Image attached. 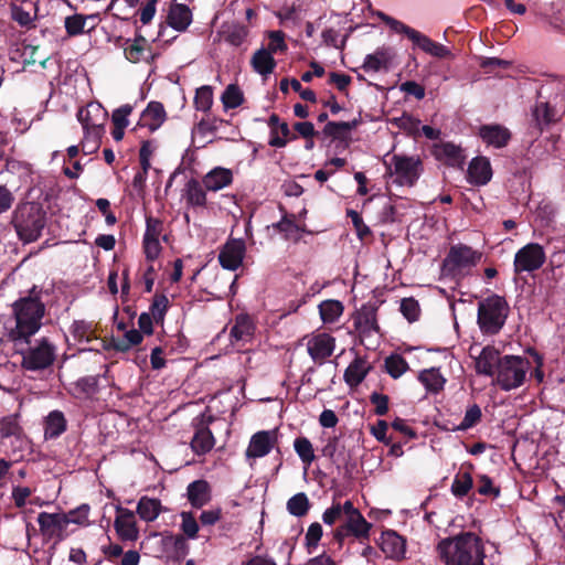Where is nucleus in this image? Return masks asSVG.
Returning <instances> with one entry per match:
<instances>
[{"label":"nucleus","instance_id":"obj_28","mask_svg":"<svg viewBox=\"0 0 565 565\" xmlns=\"http://www.w3.org/2000/svg\"><path fill=\"white\" fill-rule=\"evenodd\" d=\"M370 370L371 365L366 360L355 358L344 371V382L350 387H356L363 382Z\"/></svg>","mask_w":565,"mask_h":565},{"label":"nucleus","instance_id":"obj_2","mask_svg":"<svg viewBox=\"0 0 565 565\" xmlns=\"http://www.w3.org/2000/svg\"><path fill=\"white\" fill-rule=\"evenodd\" d=\"M437 552L445 565H484L483 542L471 532L441 540L437 545Z\"/></svg>","mask_w":565,"mask_h":565},{"label":"nucleus","instance_id":"obj_14","mask_svg":"<svg viewBox=\"0 0 565 565\" xmlns=\"http://www.w3.org/2000/svg\"><path fill=\"white\" fill-rule=\"evenodd\" d=\"M276 430H260L255 433L246 448L247 460H255L267 456L276 444Z\"/></svg>","mask_w":565,"mask_h":565},{"label":"nucleus","instance_id":"obj_64","mask_svg":"<svg viewBox=\"0 0 565 565\" xmlns=\"http://www.w3.org/2000/svg\"><path fill=\"white\" fill-rule=\"evenodd\" d=\"M355 126V122L347 121H330L324 127V134L334 138L342 136L344 132L350 131Z\"/></svg>","mask_w":565,"mask_h":565},{"label":"nucleus","instance_id":"obj_55","mask_svg":"<svg viewBox=\"0 0 565 565\" xmlns=\"http://www.w3.org/2000/svg\"><path fill=\"white\" fill-rule=\"evenodd\" d=\"M163 541L167 546H172L175 553H178L181 556L186 555L189 552V545L186 543L185 536L183 535L170 533L164 536Z\"/></svg>","mask_w":565,"mask_h":565},{"label":"nucleus","instance_id":"obj_5","mask_svg":"<svg viewBox=\"0 0 565 565\" xmlns=\"http://www.w3.org/2000/svg\"><path fill=\"white\" fill-rule=\"evenodd\" d=\"M509 306L504 298L493 295L479 302L478 324L482 333L495 334L504 326Z\"/></svg>","mask_w":565,"mask_h":565},{"label":"nucleus","instance_id":"obj_11","mask_svg":"<svg viewBox=\"0 0 565 565\" xmlns=\"http://www.w3.org/2000/svg\"><path fill=\"white\" fill-rule=\"evenodd\" d=\"M545 259L543 246L537 243H529L515 253L513 262L514 271L521 274L537 270L543 266Z\"/></svg>","mask_w":565,"mask_h":565},{"label":"nucleus","instance_id":"obj_15","mask_svg":"<svg viewBox=\"0 0 565 565\" xmlns=\"http://www.w3.org/2000/svg\"><path fill=\"white\" fill-rule=\"evenodd\" d=\"M245 252L243 239H228L220 250L218 262L224 269L236 270L243 263Z\"/></svg>","mask_w":565,"mask_h":565},{"label":"nucleus","instance_id":"obj_12","mask_svg":"<svg viewBox=\"0 0 565 565\" xmlns=\"http://www.w3.org/2000/svg\"><path fill=\"white\" fill-rule=\"evenodd\" d=\"M212 420L211 415L201 414L192 422L194 435L191 440V448L199 456L210 452L215 445V438L209 428Z\"/></svg>","mask_w":565,"mask_h":565},{"label":"nucleus","instance_id":"obj_30","mask_svg":"<svg viewBox=\"0 0 565 565\" xmlns=\"http://www.w3.org/2000/svg\"><path fill=\"white\" fill-rule=\"evenodd\" d=\"M188 500L193 508L200 509L211 500V489L205 480H195L186 488Z\"/></svg>","mask_w":565,"mask_h":565},{"label":"nucleus","instance_id":"obj_8","mask_svg":"<svg viewBox=\"0 0 565 565\" xmlns=\"http://www.w3.org/2000/svg\"><path fill=\"white\" fill-rule=\"evenodd\" d=\"M22 367L28 371H40L49 367L55 360V347L45 338L38 340L26 350L21 351Z\"/></svg>","mask_w":565,"mask_h":565},{"label":"nucleus","instance_id":"obj_43","mask_svg":"<svg viewBox=\"0 0 565 565\" xmlns=\"http://www.w3.org/2000/svg\"><path fill=\"white\" fill-rule=\"evenodd\" d=\"M83 131L81 149L84 154H92L99 149L105 128H83Z\"/></svg>","mask_w":565,"mask_h":565},{"label":"nucleus","instance_id":"obj_46","mask_svg":"<svg viewBox=\"0 0 565 565\" xmlns=\"http://www.w3.org/2000/svg\"><path fill=\"white\" fill-rule=\"evenodd\" d=\"M473 486L472 477L469 472H460L456 475L452 484L451 492L455 497L462 498L471 490Z\"/></svg>","mask_w":565,"mask_h":565},{"label":"nucleus","instance_id":"obj_63","mask_svg":"<svg viewBox=\"0 0 565 565\" xmlns=\"http://www.w3.org/2000/svg\"><path fill=\"white\" fill-rule=\"evenodd\" d=\"M478 482H479L478 492L481 495H489V497H493V498L499 497L500 489L493 484L492 480L488 476H486V475L479 476Z\"/></svg>","mask_w":565,"mask_h":565},{"label":"nucleus","instance_id":"obj_10","mask_svg":"<svg viewBox=\"0 0 565 565\" xmlns=\"http://www.w3.org/2000/svg\"><path fill=\"white\" fill-rule=\"evenodd\" d=\"M309 356L317 364H322L335 350V338L326 332H312L302 339Z\"/></svg>","mask_w":565,"mask_h":565},{"label":"nucleus","instance_id":"obj_39","mask_svg":"<svg viewBox=\"0 0 565 565\" xmlns=\"http://www.w3.org/2000/svg\"><path fill=\"white\" fill-rule=\"evenodd\" d=\"M70 332L73 339L79 344L97 340L94 326L89 321L75 320L70 328Z\"/></svg>","mask_w":565,"mask_h":565},{"label":"nucleus","instance_id":"obj_52","mask_svg":"<svg viewBox=\"0 0 565 565\" xmlns=\"http://www.w3.org/2000/svg\"><path fill=\"white\" fill-rule=\"evenodd\" d=\"M89 511H90V508L88 504H82V505L77 507L76 509L70 511L65 515V519L67 520V524L74 523V524H78L82 526L88 525L89 524V521H88Z\"/></svg>","mask_w":565,"mask_h":565},{"label":"nucleus","instance_id":"obj_24","mask_svg":"<svg viewBox=\"0 0 565 565\" xmlns=\"http://www.w3.org/2000/svg\"><path fill=\"white\" fill-rule=\"evenodd\" d=\"M492 178L490 161L484 157L473 159L468 168V180L476 185H484Z\"/></svg>","mask_w":565,"mask_h":565},{"label":"nucleus","instance_id":"obj_59","mask_svg":"<svg viewBox=\"0 0 565 565\" xmlns=\"http://www.w3.org/2000/svg\"><path fill=\"white\" fill-rule=\"evenodd\" d=\"M86 18L81 14H74L65 19V29L68 35L74 36L84 31Z\"/></svg>","mask_w":565,"mask_h":565},{"label":"nucleus","instance_id":"obj_25","mask_svg":"<svg viewBox=\"0 0 565 565\" xmlns=\"http://www.w3.org/2000/svg\"><path fill=\"white\" fill-rule=\"evenodd\" d=\"M268 126L270 128L269 146L275 148H282L287 145L290 137V129L287 122L281 121L280 118L273 114L268 119Z\"/></svg>","mask_w":565,"mask_h":565},{"label":"nucleus","instance_id":"obj_54","mask_svg":"<svg viewBox=\"0 0 565 565\" xmlns=\"http://www.w3.org/2000/svg\"><path fill=\"white\" fill-rule=\"evenodd\" d=\"M134 111V106L125 104L116 108L111 114V121L114 126L127 128L129 126V116Z\"/></svg>","mask_w":565,"mask_h":565},{"label":"nucleus","instance_id":"obj_9","mask_svg":"<svg viewBox=\"0 0 565 565\" xmlns=\"http://www.w3.org/2000/svg\"><path fill=\"white\" fill-rule=\"evenodd\" d=\"M481 255L466 245L452 246L444 260L443 269L446 274L458 276L477 265Z\"/></svg>","mask_w":565,"mask_h":565},{"label":"nucleus","instance_id":"obj_4","mask_svg":"<svg viewBox=\"0 0 565 565\" xmlns=\"http://www.w3.org/2000/svg\"><path fill=\"white\" fill-rule=\"evenodd\" d=\"M44 310V305L35 298H22L13 303L15 340H28L39 331Z\"/></svg>","mask_w":565,"mask_h":565},{"label":"nucleus","instance_id":"obj_49","mask_svg":"<svg viewBox=\"0 0 565 565\" xmlns=\"http://www.w3.org/2000/svg\"><path fill=\"white\" fill-rule=\"evenodd\" d=\"M213 104V92L210 86H202L196 89L194 105L198 110L207 111Z\"/></svg>","mask_w":565,"mask_h":565},{"label":"nucleus","instance_id":"obj_23","mask_svg":"<svg viewBox=\"0 0 565 565\" xmlns=\"http://www.w3.org/2000/svg\"><path fill=\"white\" fill-rule=\"evenodd\" d=\"M434 156L437 160L451 167H461L465 162L462 149L449 142L435 145Z\"/></svg>","mask_w":565,"mask_h":565},{"label":"nucleus","instance_id":"obj_16","mask_svg":"<svg viewBox=\"0 0 565 565\" xmlns=\"http://www.w3.org/2000/svg\"><path fill=\"white\" fill-rule=\"evenodd\" d=\"M114 527L121 541L135 542L139 539V529L137 526L136 516L129 509L117 507Z\"/></svg>","mask_w":565,"mask_h":565},{"label":"nucleus","instance_id":"obj_56","mask_svg":"<svg viewBox=\"0 0 565 565\" xmlns=\"http://www.w3.org/2000/svg\"><path fill=\"white\" fill-rule=\"evenodd\" d=\"M163 231V223L156 217L148 216L146 218V231L143 238L146 239H160Z\"/></svg>","mask_w":565,"mask_h":565},{"label":"nucleus","instance_id":"obj_29","mask_svg":"<svg viewBox=\"0 0 565 565\" xmlns=\"http://www.w3.org/2000/svg\"><path fill=\"white\" fill-rule=\"evenodd\" d=\"M168 24L177 31H185L192 22L190 8L182 3H174L168 13Z\"/></svg>","mask_w":565,"mask_h":565},{"label":"nucleus","instance_id":"obj_47","mask_svg":"<svg viewBox=\"0 0 565 565\" xmlns=\"http://www.w3.org/2000/svg\"><path fill=\"white\" fill-rule=\"evenodd\" d=\"M385 369L392 377L398 379L408 370V363L399 354H392L385 360Z\"/></svg>","mask_w":565,"mask_h":565},{"label":"nucleus","instance_id":"obj_57","mask_svg":"<svg viewBox=\"0 0 565 565\" xmlns=\"http://www.w3.org/2000/svg\"><path fill=\"white\" fill-rule=\"evenodd\" d=\"M322 533H323V530H322V526L320 523L315 522L309 525L306 536H305L306 545H307L309 552H312V550L318 546L319 541L322 537Z\"/></svg>","mask_w":565,"mask_h":565},{"label":"nucleus","instance_id":"obj_1","mask_svg":"<svg viewBox=\"0 0 565 565\" xmlns=\"http://www.w3.org/2000/svg\"><path fill=\"white\" fill-rule=\"evenodd\" d=\"M339 520H342V524L333 531V539L339 544H342L348 536H353L361 542L369 539L372 524L365 520L351 500L343 503L333 501L331 507L322 513V521L327 525L332 526Z\"/></svg>","mask_w":565,"mask_h":565},{"label":"nucleus","instance_id":"obj_62","mask_svg":"<svg viewBox=\"0 0 565 565\" xmlns=\"http://www.w3.org/2000/svg\"><path fill=\"white\" fill-rule=\"evenodd\" d=\"M533 116L537 124L541 126L550 124L554 114L553 109L548 106L547 103H539L533 110Z\"/></svg>","mask_w":565,"mask_h":565},{"label":"nucleus","instance_id":"obj_61","mask_svg":"<svg viewBox=\"0 0 565 565\" xmlns=\"http://www.w3.org/2000/svg\"><path fill=\"white\" fill-rule=\"evenodd\" d=\"M269 43L268 49L270 53L275 54L277 52H285L287 50V44L285 42V34L281 31H270L268 33Z\"/></svg>","mask_w":565,"mask_h":565},{"label":"nucleus","instance_id":"obj_21","mask_svg":"<svg viewBox=\"0 0 565 565\" xmlns=\"http://www.w3.org/2000/svg\"><path fill=\"white\" fill-rule=\"evenodd\" d=\"M124 53L129 62L139 63L141 61H147L151 56V46L148 40L138 35L125 41Z\"/></svg>","mask_w":565,"mask_h":565},{"label":"nucleus","instance_id":"obj_22","mask_svg":"<svg viewBox=\"0 0 565 565\" xmlns=\"http://www.w3.org/2000/svg\"><path fill=\"white\" fill-rule=\"evenodd\" d=\"M203 185L207 191H220L233 182V172L231 169L215 167L203 177Z\"/></svg>","mask_w":565,"mask_h":565},{"label":"nucleus","instance_id":"obj_38","mask_svg":"<svg viewBox=\"0 0 565 565\" xmlns=\"http://www.w3.org/2000/svg\"><path fill=\"white\" fill-rule=\"evenodd\" d=\"M319 315L324 324L337 322L343 315L344 307L341 301L328 299L319 305Z\"/></svg>","mask_w":565,"mask_h":565},{"label":"nucleus","instance_id":"obj_40","mask_svg":"<svg viewBox=\"0 0 565 565\" xmlns=\"http://www.w3.org/2000/svg\"><path fill=\"white\" fill-rule=\"evenodd\" d=\"M183 198L191 206H204L206 204V193L204 185L199 181L191 179L186 182Z\"/></svg>","mask_w":565,"mask_h":565},{"label":"nucleus","instance_id":"obj_32","mask_svg":"<svg viewBox=\"0 0 565 565\" xmlns=\"http://www.w3.org/2000/svg\"><path fill=\"white\" fill-rule=\"evenodd\" d=\"M271 227L284 235L286 239L298 241L305 233V227L296 222L294 214H285L281 220Z\"/></svg>","mask_w":565,"mask_h":565},{"label":"nucleus","instance_id":"obj_53","mask_svg":"<svg viewBox=\"0 0 565 565\" xmlns=\"http://www.w3.org/2000/svg\"><path fill=\"white\" fill-rule=\"evenodd\" d=\"M401 312L409 321L414 322L419 318L420 308L419 303L414 298H404L401 301Z\"/></svg>","mask_w":565,"mask_h":565},{"label":"nucleus","instance_id":"obj_26","mask_svg":"<svg viewBox=\"0 0 565 565\" xmlns=\"http://www.w3.org/2000/svg\"><path fill=\"white\" fill-rule=\"evenodd\" d=\"M479 136L484 143L495 148L504 147L510 139L509 130L500 125H484L480 127Z\"/></svg>","mask_w":565,"mask_h":565},{"label":"nucleus","instance_id":"obj_20","mask_svg":"<svg viewBox=\"0 0 565 565\" xmlns=\"http://www.w3.org/2000/svg\"><path fill=\"white\" fill-rule=\"evenodd\" d=\"M381 551L386 557L393 559H401L404 557L406 552V542L395 531H384L379 541Z\"/></svg>","mask_w":565,"mask_h":565},{"label":"nucleus","instance_id":"obj_51","mask_svg":"<svg viewBox=\"0 0 565 565\" xmlns=\"http://www.w3.org/2000/svg\"><path fill=\"white\" fill-rule=\"evenodd\" d=\"M481 416V408L477 404L469 406L465 413L463 419L457 426V430H467L473 427L480 422Z\"/></svg>","mask_w":565,"mask_h":565},{"label":"nucleus","instance_id":"obj_17","mask_svg":"<svg viewBox=\"0 0 565 565\" xmlns=\"http://www.w3.org/2000/svg\"><path fill=\"white\" fill-rule=\"evenodd\" d=\"M107 118V110L97 102L88 103L77 113V119L83 128H105Z\"/></svg>","mask_w":565,"mask_h":565},{"label":"nucleus","instance_id":"obj_58","mask_svg":"<svg viewBox=\"0 0 565 565\" xmlns=\"http://www.w3.org/2000/svg\"><path fill=\"white\" fill-rule=\"evenodd\" d=\"M20 425L17 416H7L0 419V434L2 437H11L20 434Z\"/></svg>","mask_w":565,"mask_h":565},{"label":"nucleus","instance_id":"obj_42","mask_svg":"<svg viewBox=\"0 0 565 565\" xmlns=\"http://www.w3.org/2000/svg\"><path fill=\"white\" fill-rule=\"evenodd\" d=\"M221 34L226 43L233 46H239L246 40L248 29L238 23H228L223 25Z\"/></svg>","mask_w":565,"mask_h":565},{"label":"nucleus","instance_id":"obj_31","mask_svg":"<svg viewBox=\"0 0 565 565\" xmlns=\"http://www.w3.org/2000/svg\"><path fill=\"white\" fill-rule=\"evenodd\" d=\"M36 15L38 10L33 1L24 0L21 4L11 6V18L21 26H31Z\"/></svg>","mask_w":565,"mask_h":565},{"label":"nucleus","instance_id":"obj_18","mask_svg":"<svg viewBox=\"0 0 565 565\" xmlns=\"http://www.w3.org/2000/svg\"><path fill=\"white\" fill-rule=\"evenodd\" d=\"M167 119L164 107L159 102H150L141 113L139 120L134 128H147L150 132L158 130Z\"/></svg>","mask_w":565,"mask_h":565},{"label":"nucleus","instance_id":"obj_41","mask_svg":"<svg viewBox=\"0 0 565 565\" xmlns=\"http://www.w3.org/2000/svg\"><path fill=\"white\" fill-rule=\"evenodd\" d=\"M254 333L252 319L246 315L236 317L234 326L231 329V335L236 341L247 342Z\"/></svg>","mask_w":565,"mask_h":565},{"label":"nucleus","instance_id":"obj_45","mask_svg":"<svg viewBox=\"0 0 565 565\" xmlns=\"http://www.w3.org/2000/svg\"><path fill=\"white\" fill-rule=\"evenodd\" d=\"M309 508H310L309 499L306 495V493H303V492H299V493L292 495L287 501V511L294 516L301 518V516L306 515L309 511Z\"/></svg>","mask_w":565,"mask_h":565},{"label":"nucleus","instance_id":"obj_13","mask_svg":"<svg viewBox=\"0 0 565 565\" xmlns=\"http://www.w3.org/2000/svg\"><path fill=\"white\" fill-rule=\"evenodd\" d=\"M471 352H473V348H471ZM471 356L475 359V369L478 374L490 377L497 375L502 358L494 347L487 345L478 354L471 353Z\"/></svg>","mask_w":565,"mask_h":565},{"label":"nucleus","instance_id":"obj_48","mask_svg":"<svg viewBox=\"0 0 565 565\" xmlns=\"http://www.w3.org/2000/svg\"><path fill=\"white\" fill-rule=\"evenodd\" d=\"M243 99V93L236 85H228L222 95V102L226 109L238 107Z\"/></svg>","mask_w":565,"mask_h":565},{"label":"nucleus","instance_id":"obj_50","mask_svg":"<svg viewBox=\"0 0 565 565\" xmlns=\"http://www.w3.org/2000/svg\"><path fill=\"white\" fill-rule=\"evenodd\" d=\"M181 530L186 539L194 540L198 536L199 524L191 512H181Z\"/></svg>","mask_w":565,"mask_h":565},{"label":"nucleus","instance_id":"obj_27","mask_svg":"<svg viewBox=\"0 0 565 565\" xmlns=\"http://www.w3.org/2000/svg\"><path fill=\"white\" fill-rule=\"evenodd\" d=\"M38 523L43 534L49 536L57 535L66 525L65 514L41 512Z\"/></svg>","mask_w":565,"mask_h":565},{"label":"nucleus","instance_id":"obj_3","mask_svg":"<svg viewBox=\"0 0 565 565\" xmlns=\"http://www.w3.org/2000/svg\"><path fill=\"white\" fill-rule=\"evenodd\" d=\"M12 224L23 243L35 242L45 226V212L36 203H23L14 211Z\"/></svg>","mask_w":565,"mask_h":565},{"label":"nucleus","instance_id":"obj_60","mask_svg":"<svg viewBox=\"0 0 565 565\" xmlns=\"http://www.w3.org/2000/svg\"><path fill=\"white\" fill-rule=\"evenodd\" d=\"M168 303L169 301L166 296L157 297L153 300L150 307V311L148 313H150L151 317H153L154 322H162L166 311L168 309Z\"/></svg>","mask_w":565,"mask_h":565},{"label":"nucleus","instance_id":"obj_35","mask_svg":"<svg viewBox=\"0 0 565 565\" xmlns=\"http://www.w3.org/2000/svg\"><path fill=\"white\" fill-rule=\"evenodd\" d=\"M418 380L430 393L440 392L446 384V379L437 367L423 370L418 375Z\"/></svg>","mask_w":565,"mask_h":565},{"label":"nucleus","instance_id":"obj_19","mask_svg":"<svg viewBox=\"0 0 565 565\" xmlns=\"http://www.w3.org/2000/svg\"><path fill=\"white\" fill-rule=\"evenodd\" d=\"M393 58V49L390 46H381L377 47L373 53L365 56L362 68L366 73H377L382 70H388Z\"/></svg>","mask_w":565,"mask_h":565},{"label":"nucleus","instance_id":"obj_36","mask_svg":"<svg viewBox=\"0 0 565 565\" xmlns=\"http://www.w3.org/2000/svg\"><path fill=\"white\" fill-rule=\"evenodd\" d=\"M162 511L160 500L149 497H141L137 504V513L146 522L154 521Z\"/></svg>","mask_w":565,"mask_h":565},{"label":"nucleus","instance_id":"obj_6","mask_svg":"<svg viewBox=\"0 0 565 565\" xmlns=\"http://www.w3.org/2000/svg\"><path fill=\"white\" fill-rule=\"evenodd\" d=\"M530 362L518 355H504L495 375V383L503 391H511L520 387L530 370Z\"/></svg>","mask_w":565,"mask_h":565},{"label":"nucleus","instance_id":"obj_37","mask_svg":"<svg viewBox=\"0 0 565 565\" xmlns=\"http://www.w3.org/2000/svg\"><path fill=\"white\" fill-rule=\"evenodd\" d=\"M252 66L254 71L263 76H267L273 73L276 62L273 57V53L266 49L257 50L252 57Z\"/></svg>","mask_w":565,"mask_h":565},{"label":"nucleus","instance_id":"obj_34","mask_svg":"<svg viewBox=\"0 0 565 565\" xmlns=\"http://www.w3.org/2000/svg\"><path fill=\"white\" fill-rule=\"evenodd\" d=\"M66 419L60 411L51 412L44 420V436L46 439H53L66 430Z\"/></svg>","mask_w":565,"mask_h":565},{"label":"nucleus","instance_id":"obj_7","mask_svg":"<svg viewBox=\"0 0 565 565\" xmlns=\"http://www.w3.org/2000/svg\"><path fill=\"white\" fill-rule=\"evenodd\" d=\"M386 164L390 177L398 185H414L422 173V161L417 157L394 154Z\"/></svg>","mask_w":565,"mask_h":565},{"label":"nucleus","instance_id":"obj_44","mask_svg":"<svg viewBox=\"0 0 565 565\" xmlns=\"http://www.w3.org/2000/svg\"><path fill=\"white\" fill-rule=\"evenodd\" d=\"M294 449L306 467H309L316 459L311 441L306 437H298L294 441Z\"/></svg>","mask_w":565,"mask_h":565},{"label":"nucleus","instance_id":"obj_33","mask_svg":"<svg viewBox=\"0 0 565 565\" xmlns=\"http://www.w3.org/2000/svg\"><path fill=\"white\" fill-rule=\"evenodd\" d=\"M413 42L425 53L437 57V58H446L451 55L450 50L445 46L444 44H440L438 42L433 41L427 35L417 32L416 36L414 38Z\"/></svg>","mask_w":565,"mask_h":565}]
</instances>
